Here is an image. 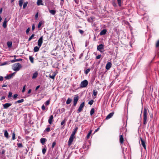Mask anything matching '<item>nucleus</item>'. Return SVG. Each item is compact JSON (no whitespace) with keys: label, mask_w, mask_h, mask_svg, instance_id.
<instances>
[{"label":"nucleus","mask_w":159,"mask_h":159,"mask_svg":"<svg viewBox=\"0 0 159 159\" xmlns=\"http://www.w3.org/2000/svg\"><path fill=\"white\" fill-rule=\"evenodd\" d=\"M21 67V65L19 63H17L13 64L12 67V69L14 71H18Z\"/></svg>","instance_id":"nucleus-1"},{"label":"nucleus","mask_w":159,"mask_h":159,"mask_svg":"<svg viewBox=\"0 0 159 159\" xmlns=\"http://www.w3.org/2000/svg\"><path fill=\"white\" fill-rule=\"evenodd\" d=\"M147 110L146 108H144L143 110V123L144 125H146L147 123Z\"/></svg>","instance_id":"nucleus-2"},{"label":"nucleus","mask_w":159,"mask_h":159,"mask_svg":"<svg viewBox=\"0 0 159 159\" xmlns=\"http://www.w3.org/2000/svg\"><path fill=\"white\" fill-rule=\"evenodd\" d=\"M88 84V82L87 80H85L81 83L80 86L82 88H84L87 86Z\"/></svg>","instance_id":"nucleus-3"},{"label":"nucleus","mask_w":159,"mask_h":159,"mask_svg":"<svg viewBox=\"0 0 159 159\" xmlns=\"http://www.w3.org/2000/svg\"><path fill=\"white\" fill-rule=\"evenodd\" d=\"M84 106V102H82L80 105L77 111V112L79 113L82 110Z\"/></svg>","instance_id":"nucleus-4"},{"label":"nucleus","mask_w":159,"mask_h":159,"mask_svg":"<svg viewBox=\"0 0 159 159\" xmlns=\"http://www.w3.org/2000/svg\"><path fill=\"white\" fill-rule=\"evenodd\" d=\"M43 36H42L39 39L38 41V46L39 47H40L42 44L43 43Z\"/></svg>","instance_id":"nucleus-5"},{"label":"nucleus","mask_w":159,"mask_h":159,"mask_svg":"<svg viewBox=\"0 0 159 159\" xmlns=\"http://www.w3.org/2000/svg\"><path fill=\"white\" fill-rule=\"evenodd\" d=\"M79 99V97L78 96L76 95L75 97L74 98V101H73V105L74 106H75L77 102Z\"/></svg>","instance_id":"nucleus-6"},{"label":"nucleus","mask_w":159,"mask_h":159,"mask_svg":"<svg viewBox=\"0 0 159 159\" xmlns=\"http://www.w3.org/2000/svg\"><path fill=\"white\" fill-rule=\"evenodd\" d=\"M74 137V136H72L71 135L70 136L68 142V145L69 146H70L71 144L72 143L73 141Z\"/></svg>","instance_id":"nucleus-7"},{"label":"nucleus","mask_w":159,"mask_h":159,"mask_svg":"<svg viewBox=\"0 0 159 159\" xmlns=\"http://www.w3.org/2000/svg\"><path fill=\"white\" fill-rule=\"evenodd\" d=\"M104 49V45H103L102 44H100L97 47V49L101 52H102V51H101V50L103 49Z\"/></svg>","instance_id":"nucleus-8"},{"label":"nucleus","mask_w":159,"mask_h":159,"mask_svg":"<svg viewBox=\"0 0 159 159\" xmlns=\"http://www.w3.org/2000/svg\"><path fill=\"white\" fill-rule=\"evenodd\" d=\"M16 72H15L13 73L10 74L8 75H7L5 77V78L6 79L8 80L10 79L15 74Z\"/></svg>","instance_id":"nucleus-9"},{"label":"nucleus","mask_w":159,"mask_h":159,"mask_svg":"<svg viewBox=\"0 0 159 159\" xmlns=\"http://www.w3.org/2000/svg\"><path fill=\"white\" fill-rule=\"evenodd\" d=\"M140 140H141V145H142L143 147V148L145 149H146V145H145V142L144 141V140H143V139L141 138L140 139Z\"/></svg>","instance_id":"nucleus-10"},{"label":"nucleus","mask_w":159,"mask_h":159,"mask_svg":"<svg viewBox=\"0 0 159 159\" xmlns=\"http://www.w3.org/2000/svg\"><path fill=\"white\" fill-rule=\"evenodd\" d=\"M11 105V103H6L3 104V108L4 109H7Z\"/></svg>","instance_id":"nucleus-11"},{"label":"nucleus","mask_w":159,"mask_h":159,"mask_svg":"<svg viewBox=\"0 0 159 159\" xmlns=\"http://www.w3.org/2000/svg\"><path fill=\"white\" fill-rule=\"evenodd\" d=\"M112 65L111 63L110 62H108L106 64V68L107 70H108L111 67Z\"/></svg>","instance_id":"nucleus-12"},{"label":"nucleus","mask_w":159,"mask_h":159,"mask_svg":"<svg viewBox=\"0 0 159 159\" xmlns=\"http://www.w3.org/2000/svg\"><path fill=\"white\" fill-rule=\"evenodd\" d=\"M114 114V112H111L109 113L106 117V119H108L111 117Z\"/></svg>","instance_id":"nucleus-13"},{"label":"nucleus","mask_w":159,"mask_h":159,"mask_svg":"<svg viewBox=\"0 0 159 159\" xmlns=\"http://www.w3.org/2000/svg\"><path fill=\"white\" fill-rule=\"evenodd\" d=\"M7 18H5V19L4 21L3 22V25H2V26L4 28H6L7 26Z\"/></svg>","instance_id":"nucleus-14"},{"label":"nucleus","mask_w":159,"mask_h":159,"mask_svg":"<svg viewBox=\"0 0 159 159\" xmlns=\"http://www.w3.org/2000/svg\"><path fill=\"white\" fill-rule=\"evenodd\" d=\"M53 117L52 115L50 116L49 119H48V122L49 124H51L52 122V120L53 119Z\"/></svg>","instance_id":"nucleus-15"},{"label":"nucleus","mask_w":159,"mask_h":159,"mask_svg":"<svg viewBox=\"0 0 159 159\" xmlns=\"http://www.w3.org/2000/svg\"><path fill=\"white\" fill-rule=\"evenodd\" d=\"M107 32V30L106 29H103L102 30L100 33V35H102L105 34Z\"/></svg>","instance_id":"nucleus-16"},{"label":"nucleus","mask_w":159,"mask_h":159,"mask_svg":"<svg viewBox=\"0 0 159 159\" xmlns=\"http://www.w3.org/2000/svg\"><path fill=\"white\" fill-rule=\"evenodd\" d=\"M124 138L123 135H120V142L121 144H122L124 142Z\"/></svg>","instance_id":"nucleus-17"},{"label":"nucleus","mask_w":159,"mask_h":159,"mask_svg":"<svg viewBox=\"0 0 159 159\" xmlns=\"http://www.w3.org/2000/svg\"><path fill=\"white\" fill-rule=\"evenodd\" d=\"M47 140L45 138H42L40 139V142L43 145L46 142Z\"/></svg>","instance_id":"nucleus-18"},{"label":"nucleus","mask_w":159,"mask_h":159,"mask_svg":"<svg viewBox=\"0 0 159 159\" xmlns=\"http://www.w3.org/2000/svg\"><path fill=\"white\" fill-rule=\"evenodd\" d=\"M4 136L7 139H8L9 138L8 133L6 130H4Z\"/></svg>","instance_id":"nucleus-19"},{"label":"nucleus","mask_w":159,"mask_h":159,"mask_svg":"<svg viewBox=\"0 0 159 159\" xmlns=\"http://www.w3.org/2000/svg\"><path fill=\"white\" fill-rule=\"evenodd\" d=\"M38 75V73L37 72H35L33 74L32 76V79H34L36 78Z\"/></svg>","instance_id":"nucleus-20"},{"label":"nucleus","mask_w":159,"mask_h":159,"mask_svg":"<svg viewBox=\"0 0 159 159\" xmlns=\"http://www.w3.org/2000/svg\"><path fill=\"white\" fill-rule=\"evenodd\" d=\"M77 129H78V128L77 127L75 129H74V131L73 132L71 135L75 136V133H76Z\"/></svg>","instance_id":"nucleus-21"},{"label":"nucleus","mask_w":159,"mask_h":159,"mask_svg":"<svg viewBox=\"0 0 159 159\" xmlns=\"http://www.w3.org/2000/svg\"><path fill=\"white\" fill-rule=\"evenodd\" d=\"M40 47H39H39L36 46V47H34V52H38L39 50Z\"/></svg>","instance_id":"nucleus-22"},{"label":"nucleus","mask_w":159,"mask_h":159,"mask_svg":"<svg viewBox=\"0 0 159 159\" xmlns=\"http://www.w3.org/2000/svg\"><path fill=\"white\" fill-rule=\"evenodd\" d=\"M72 99L70 98H68L66 102V104H69L71 102Z\"/></svg>","instance_id":"nucleus-23"},{"label":"nucleus","mask_w":159,"mask_h":159,"mask_svg":"<svg viewBox=\"0 0 159 159\" xmlns=\"http://www.w3.org/2000/svg\"><path fill=\"white\" fill-rule=\"evenodd\" d=\"M7 44L8 47L9 48H10L11 47L12 43L11 42H7Z\"/></svg>","instance_id":"nucleus-24"},{"label":"nucleus","mask_w":159,"mask_h":159,"mask_svg":"<svg viewBox=\"0 0 159 159\" xmlns=\"http://www.w3.org/2000/svg\"><path fill=\"white\" fill-rule=\"evenodd\" d=\"M24 102V99H21L20 100H18L16 102H15V103L16 104V103H20L21 102Z\"/></svg>","instance_id":"nucleus-25"},{"label":"nucleus","mask_w":159,"mask_h":159,"mask_svg":"<svg viewBox=\"0 0 159 159\" xmlns=\"http://www.w3.org/2000/svg\"><path fill=\"white\" fill-rule=\"evenodd\" d=\"M49 11L52 15H54L56 13V11L53 10H49Z\"/></svg>","instance_id":"nucleus-26"},{"label":"nucleus","mask_w":159,"mask_h":159,"mask_svg":"<svg viewBox=\"0 0 159 159\" xmlns=\"http://www.w3.org/2000/svg\"><path fill=\"white\" fill-rule=\"evenodd\" d=\"M42 0H38L37 4L38 5H42L43 4L42 3Z\"/></svg>","instance_id":"nucleus-27"},{"label":"nucleus","mask_w":159,"mask_h":159,"mask_svg":"<svg viewBox=\"0 0 159 159\" xmlns=\"http://www.w3.org/2000/svg\"><path fill=\"white\" fill-rule=\"evenodd\" d=\"M94 111L95 110L94 108H92L91 109L90 112L91 116L94 113Z\"/></svg>","instance_id":"nucleus-28"},{"label":"nucleus","mask_w":159,"mask_h":159,"mask_svg":"<svg viewBox=\"0 0 159 159\" xmlns=\"http://www.w3.org/2000/svg\"><path fill=\"white\" fill-rule=\"evenodd\" d=\"M29 59L32 63H34V58L31 56H29Z\"/></svg>","instance_id":"nucleus-29"},{"label":"nucleus","mask_w":159,"mask_h":159,"mask_svg":"<svg viewBox=\"0 0 159 159\" xmlns=\"http://www.w3.org/2000/svg\"><path fill=\"white\" fill-rule=\"evenodd\" d=\"M23 3V0H20L19 1V5L20 7L22 6Z\"/></svg>","instance_id":"nucleus-30"},{"label":"nucleus","mask_w":159,"mask_h":159,"mask_svg":"<svg viewBox=\"0 0 159 159\" xmlns=\"http://www.w3.org/2000/svg\"><path fill=\"white\" fill-rule=\"evenodd\" d=\"M34 34H33L28 39V41H30L31 39L34 37Z\"/></svg>","instance_id":"nucleus-31"},{"label":"nucleus","mask_w":159,"mask_h":159,"mask_svg":"<svg viewBox=\"0 0 159 159\" xmlns=\"http://www.w3.org/2000/svg\"><path fill=\"white\" fill-rule=\"evenodd\" d=\"M17 146L18 148H22L23 147V145L21 143H18L17 144Z\"/></svg>","instance_id":"nucleus-32"},{"label":"nucleus","mask_w":159,"mask_h":159,"mask_svg":"<svg viewBox=\"0 0 159 159\" xmlns=\"http://www.w3.org/2000/svg\"><path fill=\"white\" fill-rule=\"evenodd\" d=\"M28 4V2H26L24 3L23 5V8L24 9H25L27 5Z\"/></svg>","instance_id":"nucleus-33"},{"label":"nucleus","mask_w":159,"mask_h":159,"mask_svg":"<svg viewBox=\"0 0 159 159\" xmlns=\"http://www.w3.org/2000/svg\"><path fill=\"white\" fill-rule=\"evenodd\" d=\"M56 141H54L52 143V148H53L56 145Z\"/></svg>","instance_id":"nucleus-34"},{"label":"nucleus","mask_w":159,"mask_h":159,"mask_svg":"<svg viewBox=\"0 0 159 159\" xmlns=\"http://www.w3.org/2000/svg\"><path fill=\"white\" fill-rule=\"evenodd\" d=\"M43 24V22L42 21L40 22L38 25V28H40L42 24Z\"/></svg>","instance_id":"nucleus-35"},{"label":"nucleus","mask_w":159,"mask_h":159,"mask_svg":"<svg viewBox=\"0 0 159 159\" xmlns=\"http://www.w3.org/2000/svg\"><path fill=\"white\" fill-rule=\"evenodd\" d=\"M98 92L97 91L95 90H93V95L94 96H96L97 95V94Z\"/></svg>","instance_id":"nucleus-36"},{"label":"nucleus","mask_w":159,"mask_h":159,"mask_svg":"<svg viewBox=\"0 0 159 159\" xmlns=\"http://www.w3.org/2000/svg\"><path fill=\"white\" fill-rule=\"evenodd\" d=\"M90 69L89 68H88V69H87L85 70V73L86 75L90 71Z\"/></svg>","instance_id":"nucleus-37"},{"label":"nucleus","mask_w":159,"mask_h":159,"mask_svg":"<svg viewBox=\"0 0 159 159\" xmlns=\"http://www.w3.org/2000/svg\"><path fill=\"white\" fill-rule=\"evenodd\" d=\"M15 139V133L13 132L12 133V140H14Z\"/></svg>","instance_id":"nucleus-38"},{"label":"nucleus","mask_w":159,"mask_h":159,"mask_svg":"<svg viewBox=\"0 0 159 159\" xmlns=\"http://www.w3.org/2000/svg\"><path fill=\"white\" fill-rule=\"evenodd\" d=\"M55 76V75H50L49 77L52 79H54Z\"/></svg>","instance_id":"nucleus-39"},{"label":"nucleus","mask_w":159,"mask_h":159,"mask_svg":"<svg viewBox=\"0 0 159 159\" xmlns=\"http://www.w3.org/2000/svg\"><path fill=\"white\" fill-rule=\"evenodd\" d=\"M91 132H92V131L91 130H90L89 133L88 134H87V138L88 139L89 138V137L90 136V134H91Z\"/></svg>","instance_id":"nucleus-40"},{"label":"nucleus","mask_w":159,"mask_h":159,"mask_svg":"<svg viewBox=\"0 0 159 159\" xmlns=\"http://www.w3.org/2000/svg\"><path fill=\"white\" fill-rule=\"evenodd\" d=\"M93 100H92L89 102L88 104L90 105H92L93 104Z\"/></svg>","instance_id":"nucleus-41"},{"label":"nucleus","mask_w":159,"mask_h":159,"mask_svg":"<svg viewBox=\"0 0 159 159\" xmlns=\"http://www.w3.org/2000/svg\"><path fill=\"white\" fill-rule=\"evenodd\" d=\"M46 149L45 148H44L43 149L42 153L43 154H44L46 153Z\"/></svg>","instance_id":"nucleus-42"},{"label":"nucleus","mask_w":159,"mask_h":159,"mask_svg":"<svg viewBox=\"0 0 159 159\" xmlns=\"http://www.w3.org/2000/svg\"><path fill=\"white\" fill-rule=\"evenodd\" d=\"M50 128L49 127H48L46 129L45 131H46L47 132H49L50 131Z\"/></svg>","instance_id":"nucleus-43"},{"label":"nucleus","mask_w":159,"mask_h":159,"mask_svg":"<svg viewBox=\"0 0 159 159\" xmlns=\"http://www.w3.org/2000/svg\"><path fill=\"white\" fill-rule=\"evenodd\" d=\"M12 92H9V94L8 95V97L10 98V97H11L12 96Z\"/></svg>","instance_id":"nucleus-44"},{"label":"nucleus","mask_w":159,"mask_h":159,"mask_svg":"<svg viewBox=\"0 0 159 159\" xmlns=\"http://www.w3.org/2000/svg\"><path fill=\"white\" fill-rule=\"evenodd\" d=\"M18 96V95L17 94H16L14 95L13 98L14 99H15Z\"/></svg>","instance_id":"nucleus-45"},{"label":"nucleus","mask_w":159,"mask_h":159,"mask_svg":"<svg viewBox=\"0 0 159 159\" xmlns=\"http://www.w3.org/2000/svg\"><path fill=\"white\" fill-rule=\"evenodd\" d=\"M159 46V40H158L156 44V47H157Z\"/></svg>","instance_id":"nucleus-46"},{"label":"nucleus","mask_w":159,"mask_h":159,"mask_svg":"<svg viewBox=\"0 0 159 159\" xmlns=\"http://www.w3.org/2000/svg\"><path fill=\"white\" fill-rule=\"evenodd\" d=\"M121 0H117L118 3L120 6H121Z\"/></svg>","instance_id":"nucleus-47"},{"label":"nucleus","mask_w":159,"mask_h":159,"mask_svg":"<svg viewBox=\"0 0 159 159\" xmlns=\"http://www.w3.org/2000/svg\"><path fill=\"white\" fill-rule=\"evenodd\" d=\"M25 85L24 87H23L22 90V92L23 93L25 92Z\"/></svg>","instance_id":"nucleus-48"},{"label":"nucleus","mask_w":159,"mask_h":159,"mask_svg":"<svg viewBox=\"0 0 159 159\" xmlns=\"http://www.w3.org/2000/svg\"><path fill=\"white\" fill-rule=\"evenodd\" d=\"M30 28H28L26 30V33L27 34H28V33H29V31H30Z\"/></svg>","instance_id":"nucleus-49"},{"label":"nucleus","mask_w":159,"mask_h":159,"mask_svg":"<svg viewBox=\"0 0 159 159\" xmlns=\"http://www.w3.org/2000/svg\"><path fill=\"white\" fill-rule=\"evenodd\" d=\"M79 33H80L81 34H83V33L84 32L83 30H79Z\"/></svg>","instance_id":"nucleus-50"},{"label":"nucleus","mask_w":159,"mask_h":159,"mask_svg":"<svg viewBox=\"0 0 159 159\" xmlns=\"http://www.w3.org/2000/svg\"><path fill=\"white\" fill-rule=\"evenodd\" d=\"M49 103H50V101L49 100H48L47 101H46V102H45V104H46L47 105H48L49 104Z\"/></svg>","instance_id":"nucleus-51"},{"label":"nucleus","mask_w":159,"mask_h":159,"mask_svg":"<svg viewBox=\"0 0 159 159\" xmlns=\"http://www.w3.org/2000/svg\"><path fill=\"white\" fill-rule=\"evenodd\" d=\"M101 57V55H98L96 57V58L97 59H98L100 58Z\"/></svg>","instance_id":"nucleus-52"},{"label":"nucleus","mask_w":159,"mask_h":159,"mask_svg":"<svg viewBox=\"0 0 159 159\" xmlns=\"http://www.w3.org/2000/svg\"><path fill=\"white\" fill-rule=\"evenodd\" d=\"M34 29H35V25H34V24H33V25L32 26V30L33 31L34 30Z\"/></svg>","instance_id":"nucleus-53"},{"label":"nucleus","mask_w":159,"mask_h":159,"mask_svg":"<svg viewBox=\"0 0 159 159\" xmlns=\"http://www.w3.org/2000/svg\"><path fill=\"white\" fill-rule=\"evenodd\" d=\"M65 122V120H63L61 123V125H63Z\"/></svg>","instance_id":"nucleus-54"},{"label":"nucleus","mask_w":159,"mask_h":159,"mask_svg":"<svg viewBox=\"0 0 159 159\" xmlns=\"http://www.w3.org/2000/svg\"><path fill=\"white\" fill-rule=\"evenodd\" d=\"M5 96H3L1 98L0 100H2L5 99Z\"/></svg>","instance_id":"nucleus-55"},{"label":"nucleus","mask_w":159,"mask_h":159,"mask_svg":"<svg viewBox=\"0 0 159 159\" xmlns=\"http://www.w3.org/2000/svg\"><path fill=\"white\" fill-rule=\"evenodd\" d=\"M3 77L2 76H0V81H2L3 80Z\"/></svg>","instance_id":"nucleus-56"},{"label":"nucleus","mask_w":159,"mask_h":159,"mask_svg":"<svg viewBox=\"0 0 159 159\" xmlns=\"http://www.w3.org/2000/svg\"><path fill=\"white\" fill-rule=\"evenodd\" d=\"M74 1L77 4H78L79 2V0H74Z\"/></svg>","instance_id":"nucleus-57"},{"label":"nucleus","mask_w":159,"mask_h":159,"mask_svg":"<svg viewBox=\"0 0 159 159\" xmlns=\"http://www.w3.org/2000/svg\"><path fill=\"white\" fill-rule=\"evenodd\" d=\"M38 13H37L35 15V18L36 19H37L38 17Z\"/></svg>","instance_id":"nucleus-58"},{"label":"nucleus","mask_w":159,"mask_h":159,"mask_svg":"<svg viewBox=\"0 0 159 159\" xmlns=\"http://www.w3.org/2000/svg\"><path fill=\"white\" fill-rule=\"evenodd\" d=\"M42 110H44L45 109V107L44 106V105H43L42 106Z\"/></svg>","instance_id":"nucleus-59"},{"label":"nucleus","mask_w":159,"mask_h":159,"mask_svg":"<svg viewBox=\"0 0 159 159\" xmlns=\"http://www.w3.org/2000/svg\"><path fill=\"white\" fill-rule=\"evenodd\" d=\"M16 59H15L14 60H12L11 61V63H13V62H16Z\"/></svg>","instance_id":"nucleus-60"},{"label":"nucleus","mask_w":159,"mask_h":159,"mask_svg":"<svg viewBox=\"0 0 159 159\" xmlns=\"http://www.w3.org/2000/svg\"><path fill=\"white\" fill-rule=\"evenodd\" d=\"M16 62L19 61H22V60L21 59H16Z\"/></svg>","instance_id":"nucleus-61"},{"label":"nucleus","mask_w":159,"mask_h":159,"mask_svg":"<svg viewBox=\"0 0 159 159\" xmlns=\"http://www.w3.org/2000/svg\"><path fill=\"white\" fill-rule=\"evenodd\" d=\"M40 87V85H38V86L35 89V90H38V89Z\"/></svg>","instance_id":"nucleus-62"},{"label":"nucleus","mask_w":159,"mask_h":159,"mask_svg":"<svg viewBox=\"0 0 159 159\" xmlns=\"http://www.w3.org/2000/svg\"><path fill=\"white\" fill-rule=\"evenodd\" d=\"M31 91V89H29L28 92V93H30Z\"/></svg>","instance_id":"nucleus-63"},{"label":"nucleus","mask_w":159,"mask_h":159,"mask_svg":"<svg viewBox=\"0 0 159 159\" xmlns=\"http://www.w3.org/2000/svg\"><path fill=\"white\" fill-rule=\"evenodd\" d=\"M7 86V85H5V84H3L2 85V87H6Z\"/></svg>","instance_id":"nucleus-64"}]
</instances>
